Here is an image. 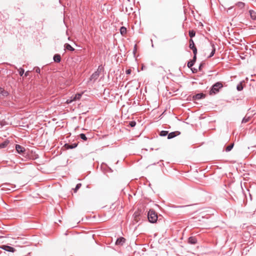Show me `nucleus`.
<instances>
[{"mask_svg": "<svg viewBox=\"0 0 256 256\" xmlns=\"http://www.w3.org/2000/svg\"><path fill=\"white\" fill-rule=\"evenodd\" d=\"M223 87L222 84L220 82H217L215 83L214 84L212 85V86L211 87L209 94L210 95H214L218 92H219L220 89L222 88Z\"/></svg>", "mask_w": 256, "mask_h": 256, "instance_id": "1", "label": "nucleus"}, {"mask_svg": "<svg viewBox=\"0 0 256 256\" xmlns=\"http://www.w3.org/2000/svg\"><path fill=\"white\" fill-rule=\"evenodd\" d=\"M148 221L151 223H154L158 220L157 214L153 210H150L148 214Z\"/></svg>", "mask_w": 256, "mask_h": 256, "instance_id": "2", "label": "nucleus"}, {"mask_svg": "<svg viewBox=\"0 0 256 256\" xmlns=\"http://www.w3.org/2000/svg\"><path fill=\"white\" fill-rule=\"evenodd\" d=\"M82 93H78L76 94H75L74 96H72L70 98L66 100V103L67 104H70L74 101H76V100H78L80 98L82 97Z\"/></svg>", "mask_w": 256, "mask_h": 256, "instance_id": "3", "label": "nucleus"}, {"mask_svg": "<svg viewBox=\"0 0 256 256\" xmlns=\"http://www.w3.org/2000/svg\"><path fill=\"white\" fill-rule=\"evenodd\" d=\"M15 148L18 153L20 154H22L26 151L25 148L20 144H16Z\"/></svg>", "mask_w": 256, "mask_h": 256, "instance_id": "4", "label": "nucleus"}, {"mask_svg": "<svg viewBox=\"0 0 256 256\" xmlns=\"http://www.w3.org/2000/svg\"><path fill=\"white\" fill-rule=\"evenodd\" d=\"M180 132L178 131L171 132L168 134V138L169 140L172 139V138H174L176 136L180 135Z\"/></svg>", "mask_w": 256, "mask_h": 256, "instance_id": "5", "label": "nucleus"}, {"mask_svg": "<svg viewBox=\"0 0 256 256\" xmlns=\"http://www.w3.org/2000/svg\"><path fill=\"white\" fill-rule=\"evenodd\" d=\"M126 242V239L123 237L118 238L116 241L115 244L118 246H122Z\"/></svg>", "mask_w": 256, "mask_h": 256, "instance_id": "6", "label": "nucleus"}, {"mask_svg": "<svg viewBox=\"0 0 256 256\" xmlns=\"http://www.w3.org/2000/svg\"><path fill=\"white\" fill-rule=\"evenodd\" d=\"M78 143H74V144H66L64 145V147L66 149H72L76 148L78 146Z\"/></svg>", "mask_w": 256, "mask_h": 256, "instance_id": "7", "label": "nucleus"}, {"mask_svg": "<svg viewBox=\"0 0 256 256\" xmlns=\"http://www.w3.org/2000/svg\"><path fill=\"white\" fill-rule=\"evenodd\" d=\"M54 61L55 62H60L61 61V56L60 54H56L54 56Z\"/></svg>", "mask_w": 256, "mask_h": 256, "instance_id": "8", "label": "nucleus"}, {"mask_svg": "<svg viewBox=\"0 0 256 256\" xmlns=\"http://www.w3.org/2000/svg\"><path fill=\"white\" fill-rule=\"evenodd\" d=\"M194 98L197 100H200L205 98V94L203 93H198L194 96Z\"/></svg>", "mask_w": 256, "mask_h": 256, "instance_id": "9", "label": "nucleus"}, {"mask_svg": "<svg viewBox=\"0 0 256 256\" xmlns=\"http://www.w3.org/2000/svg\"><path fill=\"white\" fill-rule=\"evenodd\" d=\"M99 73L98 72H95L94 73H93L92 76H90V80H96L98 79V78L99 76Z\"/></svg>", "mask_w": 256, "mask_h": 256, "instance_id": "10", "label": "nucleus"}, {"mask_svg": "<svg viewBox=\"0 0 256 256\" xmlns=\"http://www.w3.org/2000/svg\"><path fill=\"white\" fill-rule=\"evenodd\" d=\"M196 58H194V57H193L192 60H190L188 62V64H187L188 67V68H191L194 65V63L196 62Z\"/></svg>", "mask_w": 256, "mask_h": 256, "instance_id": "11", "label": "nucleus"}, {"mask_svg": "<svg viewBox=\"0 0 256 256\" xmlns=\"http://www.w3.org/2000/svg\"><path fill=\"white\" fill-rule=\"evenodd\" d=\"M188 242L190 244H196L197 242V240L196 238L190 236L188 238Z\"/></svg>", "mask_w": 256, "mask_h": 256, "instance_id": "12", "label": "nucleus"}, {"mask_svg": "<svg viewBox=\"0 0 256 256\" xmlns=\"http://www.w3.org/2000/svg\"><path fill=\"white\" fill-rule=\"evenodd\" d=\"M4 246L5 248H3V249L6 251H8L10 252H14L15 251V249L12 246Z\"/></svg>", "mask_w": 256, "mask_h": 256, "instance_id": "13", "label": "nucleus"}, {"mask_svg": "<svg viewBox=\"0 0 256 256\" xmlns=\"http://www.w3.org/2000/svg\"><path fill=\"white\" fill-rule=\"evenodd\" d=\"M64 48L67 50H70L72 52H73L74 50V48L73 47H72L71 46V45L70 44H66L64 46Z\"/></svg>", "mask_w": 256, "mask_h": 256, "instance_id": "14", "label": "nucleus"}, {"mask_svg": "<svg viewBox=\"0 0 256 256\" xmlns=\"http://www.w3.org/2000/svg\"><path fill=\"white\" fill-rule=\"evenodd\" d=\"M236 6L240 10H242L244 8L245 4L243 2H238L236 4Z\"/></svg>", "mask_w": 256, "mask_h": 256, "instance_id": "15", "label": "nucleus"}, {"mask_svg": "<svg viewBox=\"0 0 256 256\" xmlns=\"http://www.w3.org/2000/svg\"><path fill=\"white\" fill-rule=\"evenodd\" d=\"M234 146V143H232L228 146H226V148H225L226 152H230L233 148Z\"/></svg>", "mask_w": 256, "mask_h": 256, "instance_id": "16", "label": "nucleus"}, {"mask_svg": "<svg viewBox=\"0 0 256 256\" xmlns=\"http://www.w3.org/2000/svg\"><path fill=\"white\" fill-rule=\"evenodd\" d=\"M211 46L212 48V52H210L208 58L212 57L214 55V54L215 53V52H216V48L214 47V44H212V43H211Z\"/></svg>", "mask_w": 256, "mask_h": 256, "instance_id": "17", "label": "nucleus"}, {"mask_svg": "<svg viewBox=\"0 0 256 256\" xmlns=\"http://www.w3.org/2000/svg\"><path fill=\"white\" fill-rule=\"evenodd\" d=\"M250 118H251V116H248L246 114L242 120V123H246V122H249Z\"/></svg>", "mask_w": 256, "mask_h": 256, "instance_id": "18", "label": "nucleus"}, {"mask_svg": "<svg viewBox=\"0 0 256 256\" xmlns=\"http://www.w3.org/2000/svg\"><path fill=\"white\" fill-rule=\"evenodd\" d=\"M9 141L6 140L4 142H3L0 144V148H6L8 144Z\"/></svg>", "mask_w": 256, "mask_h": 256, "instance_id": "19", "label": "nucleus"}, {"mask_svg": "<svg viewBox=\"0 0 256 256\" xmlns=\"http://www.w3.org/2000/svg\"><path fill=\"white\" fill-rule=\"evenodd\" d=\"M14 68L18 70L19 74H20V76H23V74H24V69L23 68H20L19 69H18L17 68V67L16 66H14Z\"/></svg>", "mask_w": 256, "mask_h": 256, "instance_id": "20", "label": "nucleus"}, {"mask_svg": "<svg viewBox=\"0 0 256 256\" xmlns=\"http://www.w3.org/2000/svg\"><path fill=\"white\" fill-rule=\"evenodd\" d=\"M189 42H190L189 48H190V49L193 48H195V47H196V46H195V44H194V40H192V38H190V40Z\"/></svg>", "mask_w": 256, "mask_h": 256, "instance_id": "21", "label": "nucleus"}, {"mask_svg": "<svg viewBox=\"0 0 256 256\" xmlns=\"http://www.w3.org/2000/svg\"><path fill=\"white\" fill-rule=\"evenodd\" d=\"M243 88L242 82H240L236 86V90L238 91H241L242 90Z\"/></svg>", "mask_w": 256, "mask_h": 256, "instance_id": "22", "label": "nucleus"}, {"mask_svg": "<svg viewBox=\"0 0 256 256\" xmlns=\"http://www.w3.org/2000/svg\"><path fill=\"white\" fill-rule=\"evenodd\" d=\"M120 32L122 35H124L126 33V28L124 26H122L120 28Z\"/></svg>", "mask_w": 256, "mask_h": 256, "instance_id": "23", "label": "nucleus"}, {"mask_svg": "<svg viewBox=\"0 0 256 256\" xmlns=\"http://www.w3.org/2000/svg\"><path fill=\"white\" fill-rule=\"evenodd\" d=\"M250 16L253 18V19H256V12L252 10H250Z\"/></svg>", "mask_w": 256, "mask_h": 256, "instance_id": "24", "label": "nucleus"}, {"mask_svg": "<svg viewBox=\"0 0 256 256\" xmlns=\"http://www.w3.org/2000/svg\"><path fill=\"white\" fill-rule=\"evenodd\" d=\"M168 134V131L162 130L160 133V136H165Z\"/></svg>", "mask_w": 256, "mask_h": 256, "instance_id": "25", "label": "nucleus"}, {"mask_svg": "<svg viewBox=\"0 0 256 256\" xmlns=\"http://www.w3.org/2000/svg\"><path fill=\"white\" fill-rule=\"evenodd\" d=\"M194 53V58H196V54H197V48L196 47L193 48L191 49Z\"/></svg>", "mask_w": 256, "mask_h": 256, "instance_id": "26", "label": "nucleus"}, {"mask_svg": "<svg viewBox=\"0 0 256 256\" xmlns=\"http://www.w3.org/2000/svg\"><path fill=\"white\" fill-rule=\"evenodd\" d=\"M196 35V32L194 30L189 31V36L192 38L194 37Z\"/></svg>", "mask_w": 256, "mask_h": 256, "instance_id": "27", "label": "nucleus"}, {"mask_svg": "<svg viewBox=\"0 0 256 256\" xmlns=\"http://www.w3.org/2000/svg\"><path fill=\"white\" fill-rule=\"evenodd\" d=\"M82 186V184L80 183H79V184H78L76 186V188H74V192H77V190L80 188Z\"/></svg>", "mask_w": 256, "mask_h": 256, "instance_id": "28", "label": "nucleus"}, {"mask_svg": "<svg viewBox=\"0 0 256 256\" xmlns=\"http://www.w3.org/2000/svg\"><path fill=\"white\" fill-rule=\"evenodd\" d=\"M80 138L81 139H82L84 140H87V138H86V134H80Z\"/></svg>", "mask_w": 256, "mask_h": 256, "instance_id": "29", "label": "nucleus"}, {"mask_svg": "<svg viewBox=\"0 0 256 256\" xmlns=\"http://www.w3.org/2000/svg\"><path fill=\"white\" fill-rule=\"evenodd\" d=\"M136 125V122L134 120L130 121L129 122V126L132 128L135 126Z\"/></svg>", "mask_w": 256, "mask_h": 256, "instance_id": "30", "label": "nucleus"}, {"mask_svg": "<svg viewBox=\"0 0 256 256\" xmlns=\"http://www.w3.org/2000/svg\"><path fill=\"white\" fill-rule=\"evenodd\" d=\"M6 186H10V185L8 184H2V189L7 188L8 190H11L10 188H6Z\"/></svg>", "mask_w": 256, "mask_h": 256, "instance_id": "31", "label": "nucleus"}, {"mask_svg": "<svg viewBox=\"0 0 256 256\" xmlns=\"http://www.w3.org/2000/svg\"><path fill=\"white\" fill-rule=\"evenodd\" d=\"M190 68L192 71V72L194 74L198 72V69L192 68V66Z\"/></svg>", "mask_w": 256, "mask_h": 256, "instance_id": "32", "label": "nucleus"}, {"mask_svg": "<svg viewBox=\"0 0 256 256\" xmlns=\"http://www.w3.org/2000/svg\"><path fill=\"white\" fill-rule=\"evenodd\" d=\"M103 70V68L102 66H98V68L97 70V71L96 72H98V73L100 74V72Z\"/></svg>", "mask_w": 256, "mask_h": 256, "instance_id": "33", "label": "nucleus"}, {"mask_svg": "<svg viewBox=\"0 0 256 256\" xmlns=\"http://www.w3.org/2000/svg\"><path fill=\"white\" fill-rule=\"evenodd\" d=\"M34 69L35 70L36 72H37L38 74L40 73V68H38V67H35L34 68Z\"/></svg>", "mask_w": 256, "mask_h": 256, "instance_id": "34", "label": "nucleus"}, {"mask_svg": "<svg viewBox=\"0 0 256 256\" xmlns=\"http://www.w3.org/2000/svg\"><path fill=\"white\" fill-rule=\"evenodd\" d=\"M204 64L201 63L198 66V70L200 71L203 67Z\"/></svg>", "mask_w": 256, "mask_h": 256, "instance_id": "35", "label": "nucleus"}, {"mask_svg": "<svg viewBox=\"0 0 256 256\" xmlns=\"http://www.w3.org/2000/svg\"><path fill=\"white\" fill-rule=\"evenodd\" d=\"M131 72H132V70L130 69L126 70V74H130L131 73Z\"/></svg>", "mask_w": 256, "mask_h": 256, "instance_id": "36", "label": "nucleus"}, {"mask_svg": "<svg viewBox=\"0 0 256 256\" xmlns=\"http://www.w3.org/2000/svg\"><path fill=\"white\" fill-rule=\"evenodd\" d=\"M134 218L136 220H137V217H138V215L136 212H135L134 214ZM136 220L138 221V220Z\"/></svg>", "mask_w": 256, "mask_h": 256, "instance_id": "37", "label": "nucleus"}, {"mask_svg": "<svg viewBox=\"0 0 256 256\" xmlns=\"http://www.w3.org/2000/svg\"><path fill=\"white\" fill-rule=\"evenodd\" d=\"M29 73H30V71H26L24 74V76H29Z\"/></svg>", "mask_w": 256, "mask_h": 256, "instance_id": "38", "label": "nucleus"}, {"mask_svg": "<svg viewBox=\"0 0 256 256\" xmlns=\"http://www.w3.org/2000/svg\"><path fill=\"white\" fill-rule=\"evenodd\" d=\"M4 92V90H3L2 88L0 87V93H3Z\"/></svg>", "mask_w": 256, "mask_h": 256, "instance_id": "39", "label": "nucleus"}, {"mask_svg": "<svg viewBox=\"0 0 256 256\" xmlns=\"http://www.w3.org/2000/svg\"><path fill=\"white\" fill-rule=\"evenodd\" d=\"M136 50V45L135 44L134 46V54Z\"/></svg>", "mask_w": 256, "mask_h": 256, "instance_id": "40", "label": "nucleus"}, {"mask_svg": "<svg viewBox=\"0 0 256 256\" xmlns=\"http://www.w3.org/2000/svg\"><path fill=\"white\" fill-rule=\"evenodd\" d=\"M184 206H172V207H174V208H183L184 207Z\"/></svg>", "mask_w": 256, "mask_h": 256, "instance_id": "41", "label": "nucleus"}, {"mask_svg": "<svg viewBox=\"0 0 256 256\" xmlns=\"http://www.w3.org/2000/svg\"><path fill=\"white\" fill-rule=\"evenodd\" d=\"M234 6H231L230 7V8H228V12L229 10H232V8H233Z\"/></svg>", "mask_w": 256, "mask_h": 256, "instance_id": "42", "label": "nucleus"}, {"mask_svg": "<svg viewBox=\"0 0 256 256\" xmlns=\"http://www.w3.org/2000/svg\"><path fill=\"white\" fill-rule=\"evenodd\" d=\"M6 93H7V92H6L4 91V92L2 93V95H4V94H6Z\"/></svg>", "mask_w": 256, "mask_h": 256, "instance_id": "43", "label": "nucleus"}]
</instances>
